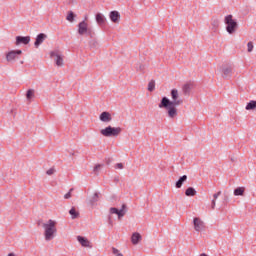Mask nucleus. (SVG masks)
<instances>
[{"label":"nucleus","mask_w":256,"mask_h":256,"mask_svg":"<svg viewBox=\"0 0 256 256\" xmlns=\"http://www.w3.org/2000/svg\"><path fill=\"white\" fill-rule=\"evenodd\" d=\"M171 99L163 97L159 103V109H166L169 119H175L177 117V107L183 105V99L179 97V90L172 89L170 92Z\"/></svg>","instance_id":"nucleus-1"},{"label":"nucleus","mask_w":256,"mask_h":256,"mask_svg":"<svg viewBox=\"0 0 256 256\" xmlns=\"http://www.w3.org/2000/svg\"><path fill=\"white\" fill-rule=\"evenodd\" d=\"M42 227L44 229L45 241H52V239H55V235L57 234V221L50 219L44 223Z\"/></svg>","instance_id":"nucleus-2"},{"label":"nucleus","mask_w":256,"mask_h":256,"mask_svg":"<svg viewBox=\"0 0 256 256\" xmlns=\"http://www.w3.org/2000/svg\"><path fill=\"white\" fill-rule=\"evenodd\" d=\"M224 23L226 25V31L229 33V35H233V33L237 31V27H239V24L233 19V15L231 14L225 16Z\"/></svg>","instance_id":"nucleus-3"},{"label":"nucleus","mask_w":256,"mask_h":256,"mask_svg":"<svg viewBox=\"0 0 256 256\" xmlns=\"http://www.w3.org/2000/svg\"><path fill=\"white\" fill-rule=\"evenodd\" d=\"M122 131L123 129H121V127L108 126L100 130V133L103 137H119Z\"/></svg>","instance_id":"nucleus-4"},{"label":"nucleus","mask_w":256,"mask_h":256,"mask_svg":"<svg viewBox=\"0 0 256 256\" xmlns=\"http://www.w3.org/2000/svg\"><path fill=\"white\" fill-rule=\"evenodd\" d=\"M78 35H88V37H95V32H93V29L89 28V24L83 20L78 24Z\"/></svg>","instance_id":"nucleus-5"},{"label":"nucleus","mask_w":256,"mask_h":256,"mask_svg":"<svg viewBox=\"0 0 256 256\" xmlns=\"http://www.w3.org/2000/svg\"><path fill=\"white\" fill-rule=\"evenodd\" d=\"M193 226L195 231H197V233H201V231H205V222H203V220H201V218L199 217H195L193 219Z\"/></svg>","instance_id":"nucleus-6"},{"label":"nucleus","mask_w":256,"mask_h":256,"mask_svg":"<svg viewBox=\"0 0 256 256\" xmlns=\"http://www.w3.org/2000/svg\"><path fill=\"white\" fill-rule=\"evenodd\" d=\"M125 209H127L126 204H123L120 210L115 207H112L110 208V214L117 215L118 219H121V217H125V213H126Z\"/></svg>","instance_id":"nucleus-7"},{"label":"nucleus","mask_w":256,"mask_h":256,"mask_svg":"<svg viewBox=\"0 0 256 256\" xmlns=\"http://www.w3.org/2000/svg\"><path fill=\"white\" fill-rule=\"evenodd\" d=\"M22 53L23 51L21 50H12L6 54V60L8 63H13V61H15V59H17Z\"/></svg>","instance_id":"nucleus-8"},{"label":"nucleus","mask_w":256,"mask_h":256,"mask_svg":"<svg viewBox=\"0 0 256 256\" xmlns=\"http://www.w3.org/2000/svg\"><path fill=\"white\" fill-rule=\"evenodd\" d=\"M31 43L30 36H17L16 37V45H29Z\"/></svg>","instance_id":"nucleus-9"},{"label":"nucleus","mask_w":256,"mask_h":256,"mask_svg":"<svg viewBox=\"0 0 256 256\" xmlns=\"http://www.w3.org/2000/svg\"><path fill=\"white\" fill-rule=\"evenodd\" d=\"M50 57H56L55 64L57 65V67H63V56L59 54V52H51Z\"/></svg>","instance_id":"nucleus-10"},{"label":"nucleus","mask_w":256,"mask_h":256,"mask_svg":"<svg viewBox=\"0 0 256 256\" xmlns=\"http://www.w3.org/2000/svg\"><path fill=\"white\" fill-rule=\"evenodd\" d=\"M232 75H233V67L224 66L222 68V77H223V79H231Z\"/></svg>","instance_id":"nucleus-11"},{"label":"nucleus","mask_w":256,"mask_h":256,"mask_svg":"<svg viewBox=\"0 0 256 256\" xmlns=\"http://www.w3.org/2000/svg\"><path fill=\"white\" fill-rule=\"evenodd\" d=\"M195 84L193 82H188L182 86V93L184 95H191V91H193Z\"/></svg>","instance_id":"nucleus-12"},{"label":"nucleus","mask_w":256,"mask_h":256,"mask_svg":"<svg viewBox=\"0 0 256 256\" xmlns=\"http://www.w3.org/2000/svg\"><path fill=\"white\" fill-rule=\"evenodd\" d=\"M99 119L102 123H111L113 118L111 117V113L105 111L100 114Z\"/></svg>","instance_id":"nucleus-13"},{"label":"nucleus","mask_w":256,"mask_h":256,"mask_svg":"<svg viewBox=\"0 0 256 256\" xmlns=\"http://www.w3.org/2000/svg\"><path fill=\"white\" fill-rule=\"evenodd\" d=\"M47 39V34L40 33L36 37V41L34 42V45L37 48H39L40 45Z\"/></svg>","instance_id":"nucleus-14"},{"label":"nucleus","mask_w":256,"mask_h":256,"mask_svg":"<svg viewBox=\"0 0 256 256\" xmlns=\"http://www.w3.org/2000/svg\"><path fill=\"white\" fill-rule=\"evenodd\" d=\"M109 17L112 23H119L121 20V14L118 11H111Z\"/></svg>","instance_id":"nucleus-15"},{"label":"nucleus","mask_w":256,"mask_h":256,"mask_svg":"<svg viewBox=\"0 0 256 256\" xmlns=\"http://www.w3.org/2000/svg\"><path fill=\"white\" fill-rule=\"evenodd\" d=\"M142 236L139 232H134L131 236V242L132 245H139V242L141 241Z\"/></svg>","instance_id":"nucleus-16"},{"label":"nucleus","mask_w":256,"mask_h":256,"mask_svg":"<svg viewBox=\"0 0 256 256\" xmlns=\"http://www.w3.org/2000/svg\"><path fill=\"white\" fill-rule=\"evenodd\" d=\"M77 241L80 243V245H82V247H89L90 249L93 247L91 246V242H89L85 237L78 236Z\"/></svg>","instance_id":"nucleus-17"},{"label":"nucleus","mask_w":256,"mask_h":256,"mask_svg":"<svg viewBox=\"0 0 256 256\" xmlns=\"http://www.w3.org/2000/svg\"><path fill=\"white\" fill-rule=\"evenodd\" d=\"M187 181V175H183L178 179V181L175 184L176 189H181L183 187V184Z\"/></svg>","instance_id":"nucleus-18"},{"label":"nucleus","mask_w":256,"mask_h":256,"mask_svg":"<svg viewBox=\"0 0 256 256\" xmlns=\"http://www.w3.org/2000/svg\"><path fill=\"white\" fill-rule=\"evenodd\" d=\"M105 16L102 13H97L96 14V22L98 25H105Z\"/></svg>","instance_id":"nucleus-19"},{"label":"nucleus","mask_w":256,"mask_h":256,"mask_svg":"<svg viewBox=\"0 0 256 256\" xmlns=\"http://www.w3.org/2000/svg\"><path fill=\"white\" fill-rule=\"evenodd\" d=\"M185 195L186 197H195V195H197V190L193 187H189L186 189Z\"/></svg>","instance_id":"nucleus-20"},{"label":"nucleus","mask_w":256,"mask_h":256,"mask_svg":"<svg viewBox=\"0 0 256 256\" xmlns=\"http://www.w3.org/2000/svg\"><path fill=\"white\" fill-rule=\"evenodd\" d=\"M221 195V191H218L217 193L213 194V200L211 202V208L212 209H215L216 205H217V199H219Z\"/></svg>","instance_id":"nucleus-21"},{"label":"nucleus","mask_w":256,"mask_h":256,"mask_svg":"<svg viewBox=\"0 0 256 256\" xmlns=\"http://www.w3.org/2000/svg\"><path fill=\"white\" fill-rule=\"evenodd\" d=\"M235 197L243 196L245 195V187H238L234 190Z\"/></svg>","instance_id":"nucleus-22"},{"label":"nucleus","mask_w":256,"mask_h":256,"mask_svg":"<svg viewBox=\"0 0 256 256\" xmlns=\"http://www.w3.org/2000/svg\"><path fill=\"white\" fill-rule=\"evenodd\" d=\"M99 201V193L95 192L94 195L89 199V204L94 205Z\"/></svg>","instance_id":"nucleus-23"},{"label":"nucleus","mask_w":256,"mask_h":256,"mask_svg":"<svg viewBox=\"0 0 256 256\" xmlns=\"http://www.w3.org/2000/svg\"><path fill=\"white\" fill-rule=\"evenodd\" d=\"M33 97H35V90L34 89H28L26 92V99L28 101H31V99H33Z\"/></svg>","instance_id":"nucleus-24"},{"label":"nucleus","mask_w":256,"mask_h":256,"mask_svg":"<svg viewBox=\"0 0 256 256\" xmlns=\"http://www.w3.org/2000/svg\"><path fill=\"white\" fill-rule=\"evenodd\" d=\"M256 109V101L252 100L246 105V111H253Z\"/></svg>","instance_id":"nucleus-25"},{"label":"nucleus","mask_w":256,"mask_h":256,"mask_svg":"<svg viewBox=\"0 0 256 256\" xmlns=\"http://www.w3.org/2000/svg\"><path fill=\"white\" fill-rule=\"evenodd\" d=\"M69 214L71 215V219H77V217H79V212L77 211V209H75V207H72L69 210Z\"/></svg>","instance_id":"nucleus-26"},{"label":"nucleus","mask_w":256,"mask_h":256,"mask_svg":"<svg viewBox=\"0 0 256 256\" xmlns=\"http://www.w3.org/2000/svg\"><path fill=\"white\" fill-rule=\"evenodd\" d=\"M66 19L69 23H73V21H75V13H73V11L68 12Z\"/></svg>","instance_id":"nucleus-27"},{"label":"nucleus","mask_w":256,"mask_h":256,"mask_svg":"<svg viewBox=\"0 0 256 256\" xmlns=\"http://www.w3.org/2000/svg\"><path fill=\"white\" fill-rule=\"evenodd\" d=\"M148 91H150V92L155 91V80H151L148 83Z\"/></svg>","instance_id":"nucleus-28"},{"label":"nucleus","mask_w":256,"mask_h":256,"mask_svg":"<svg viewBox=\"0 0 256 256\" xmlns=\"http://www.w3.org/2000/svg\"><path fill=\"white\" fill-rule=\"evenodd\" d=\"M136 71H140V73H145V65L139 63L136 67Z\"/></svg>","instance_id":"nucleus-29"},{"label":"nucleus","mask_w":256,"mask_h":256,"mask_svg":"<svg viewBox=\"0 0 256 256\" xmlns=\"http://www.w3.org/2000/svg\"><path fill=\"white\" fill-rule=\"evenodd\" d=\"M253 42H248L247 43V49H248V53H251L253 51Z\"/></svg>","instance_id":"nucleus-30"},{"label":"nucleus","mask_w":256,"mask_h":256,"mask_svg":"<svg viewBox=\"0 0 256 256\" xmlns=\"http://www.w3.org/2000/svg\"><path fill=\"white\" fill-rule=\"evenodd\" d=\"M71 193H73V188H71L69 192L64 195V199H71Z\"/></svg>","instance_id":"nucleus-31"},{"label":"nucleus","mask_w":256,"mask_h":256,"mask_svg":"<svg viewBox=\"0 0 256 256\" xmlns=\"http://www.w3.org/2000/svg\"><path fill=\"white\" fill-rule=\"evenodd\" d=\"M55 173V168H50L46 171V175H53Z\"/></svg>","instance_id":"nucleus-32"},{"label":"nucleus","mask_w":256,"mask_h":256,"mask_svg":"<svg viewBox=\"0 0 256 256\" xmlns=\"http://www.w3.org/2000/svg\"><path fill=\"white\" fill-rule=\"evenodd\" d=\"M102 167H103V165L97 164V165L94 167V173H97Z\"/></svg>","instance_id":"nucleus-33"},{"label":"nucleus","mask_w":256,"mask_h":256,"mask_svg":"<svg viewBox=\"0 0 256 256\" xmlns=\"http://www.w3.org/2000/svg\"><path fill=\"white\" fill-rule=\"evenodd\" d=\"M90 47H97V41L93 40L90 42Z\"/></svg>","instance_id":"nucleus-34"},{"label":"nucleus","mask_w":256,"mask_h":256,"mask_svg":"<svg viewBox=\"0 0 256 256\" xmlns=\"http://www.w3.org/2000/svg\"><path fill=\"white\" fill-rule=\"evenodd\" d=\"M115 167L116 169H123V163H117Z\"/></svg>","instance_id":"nucleus-35"},{"label":"nucleus","mask_w":256,"mask_h":256,"mask_svg":"<svg viewBox=\"0 0 256 256\" xmlns=\"http://www.w3.org/2000/svg\"><path fill=\"white\" fill-rule=\"evenodd\" d=\"M224 201L227 203V201H229V196H224Z\"/></svg>","instance_id":"nucleus-36"}]
</instances>
